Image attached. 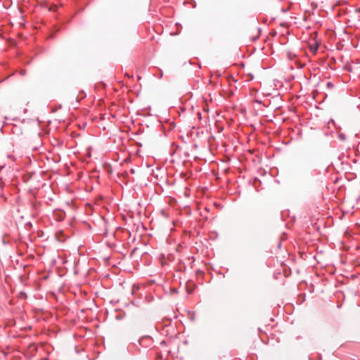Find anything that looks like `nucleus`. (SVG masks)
Returning a JSON list of instances; mask_svg holds the SVG:
<instances>
[{"instance_id":"nucleus-1","label":"nucleus","mask_w":360,"mask_h":360,"mask_svg":"<svg viewBox=\"0 0 360 360\" xmlns=\"http://www.w3.org/2000/svg\"><path fill=\"white\" fill-rule=\"evenodd\" d=\"M338 137L340 140H342V141L346 139V136L344 134H340Z\"/></svg>"},{"instance_id":"nucleus-2","label":"nucleus","mask_w":360,"mask_h":360,"mask_svg":"<svg viewBox=\"0 0 360 360\" xmlns=\"http://www.w3.org/2000/svg\"><path fill=\"white\" fill-rule=\"evenodd\" d=\"M7 157L8 158L13 159V156L12 155H8Z\"/></svg>"},{"instance_id":"nucleus-3","label":"nucleus","mask_w":360,"mask_h":360,"mask_svg":"<svg viewBox=\"0 0 360 360\" xmlns=\"http://www.w3.org/2000/svg\"><path fill=\"white\" fill-rule=\"evenodd\" d=\"M1 197L2 198H4V200H6V198L4 197V194H1Z\"/></svg>"},{"instance_id":"nucleus-4","label":"nucleus","mask_w":360,"mask_h":360,"mask_svg":"<svg viewBox=\"0 0 360 360\" xmlns=\"http://www.w3.org/2000/svg\"><path fill=\"white\" fill-rule=\"evenodd\" d=\"M330 85H331V83H330V82H328V86H330Z\"/></svg>"}]
</instances>
